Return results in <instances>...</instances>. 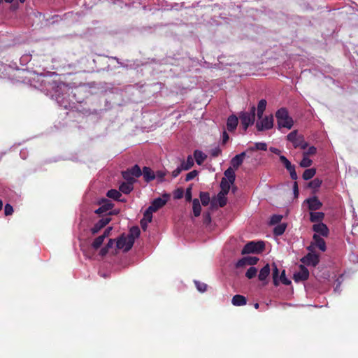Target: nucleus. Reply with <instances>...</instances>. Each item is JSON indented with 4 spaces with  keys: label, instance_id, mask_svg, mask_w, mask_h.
Here are the masks:
<instances>
[{
    "label": "nucleus",
    "instance_id": "nucleus-61",
    "mask_svg": "<svg viewBox=\"0 0 358 358\" xmlns=\"http://www.w3.org/2000/svg\"><path fill=\"white\" fill-rule=\"evenodd\" d=\"M293 190H294V193L295 194V196H297V195L299 194V189H298V184H297L296 182H294Z\"/></svg>",
    "mask_w": 358,
    "mask_h": 358
},
{
    "label": "nucleus",
    "instance_id": "nucleus-31",
    "mask_svg": "<svg viewBox=\"0 0 358 358\" xmlns=\"http://www.w3.org/2000/svg\"><path fill=\"white\" fill-rule=\"evenodd\" d=\"M199 197L201 199V202L203 206H206L209 204L210 202V194L207 192H201L199 194Z\"/></svg>",
    "mask_w": 358,
    "mask_h": 358
},
{
    "label": "nucleus",
    "instance_id": "nucleus-56",
    "mask_svg": "<svg viewBox=\"0 0 358 358\" xmlns=\"http://www.w3.org/2000/svg\"><path fill=\"white\" fill-rule=\"evenodd\" d=\"M290 174V177L292 180H296L297 179V174L295 171V167L294 166L291 169L288 170Z\"/></svg>",
    "mask_w": 358,
    "mask_h": 358
},
{
    "label": "nucleus",
    "instance_id": "nucleus-43",
    "mask_svg": "<svg viewBox=\"0 0 358 358\" xmlns=\"http://www.w3.org/2000/svg\"><path fill=\"white\" fill-rule=\"evenodd\" d=\"M194 283H195V285L197 288V289L201 292H204L206 291V289H207V285L203 283V282H201L199 281H194Z\"/></svg>",
    "mask_w": 358,
    "mask_h": 358
},
{
    "label": "nucleus",
    "instance_id": "nucleus-8",
    "mask_svg": "<svg viewBox=\"0 0 358 358\" xmlns=\"http://www.w3.org/2000/svg\"><path fill=\"white\" fill-rule=\"evenodd\" d=\"M309 278V271L304 266L301 264L299 266V271L295 273L293 275V279L296 282L305 281Z\"/></svg>",
    "mask_w": 358,
    "mask_h": 358
},
{
    "label": "nucleus",
    "instance_id": "nucleus-53",
    "mask_svg": "<svg viewBox=\"0 0 358 358\" xmlns=\"http://www.w3.org/2000/svg\"><path fill=\"white\" fill-rule=\"evenodd\" d=\"M184 191L182 189H178L174 193V198L179 199L183 196Z\"/></svg>",
    "mask_w": 358,
    "mask_h": 358
},
{
    "label": "nucleus",
    "instance_id": "nucleus-25",
    "mask_svg": "<svg viewBox=\"0 0 358 358\" xmlns=\"http://www.w3.org/2000/svg\"><path fill=\"white\" fill-rule=\"evenodd\" d=\"M192 209L195 217H199L201 215V206L198 199L192 200Z\"/></svg>",
    "mask_w": 358,
    "mask_h": 358
},
{
    "label": "nucleus",
    "instance_id": "nucleus-28",
    "mask_svg": "<svg viewBox=\"0 0 358 358\" xmlns=\"http://www.w3.org/2000/svg\"><path fill=\"white\" fill-rule=\"evenodd\" d=\"M230 185L231 184L227 181V178H222L220 182L221 191L220 193L227 194L230 189Z\"/></svg>",
    "mask_w": 358,
    "mask_h": 358
},
{
    "label": "nucleus",
    "instance_id": "nucleus-39",
    "mask_svg": "<svg viewBox=\"0 0 358 358\" xmlns=\"http://www.w3.org/2000/svg\"><path fill=\"white\" fill-rule=\"evenodd\" d=\"M257 273V269L255 267L251 266L248 269V271L245 273V276L248 279H252L256 276Z\"/></svg>",
    "mask_w": 358,
    "mask_h": 358
},
{
    "label": "nucleus",
    "instance_id": "nucleus-40",
    "mask_svg": "<svg viewBox=\"0 0 358 358\" xmlns=\"http://www.w3.org/2000/svg\"><path fill=\"white\" fill-rule=\"evenodd\" d=\"M255 150L266 151L267 150V145L265 143H257L255 148H250L248 150L253 151Z\"/></svg>",
    "mask_w": 358,
    "mask_h": 358
},
{
    "label": "nucleus",
    "instance_id": "nucleus-29",
    "mask_svg": "<svg viewBox=\"0 0 358 358\" xmlns=\"http://www.w3.org/2000/svg\"><path fill=\"white\" fill-rule=\"evenodd\" d=\"M106 195L108 197L113 199L115 201H121L120 197L122 196V194L120 191L112 189L108 191Z\"/></svg>",
    "mask_w": 358,
    "mask_h": 358
},
{
    "label": "nucleus",
    "instance_id": "nucleus-15",
    "mask_svg": "<svg viewBox=\"0 0 358 358\" xmlns=\"http://www.w3.org/2000/svg\"><path fill=\"white\" fill-rule=\"evenodd\" d=\"M246 156V152H243L238 155H236L231 160V164L235 169H237L243 162V159Z\"/></svg>",
    "mask_w": 358,
    "mask_h": 358
},
{
    "label": "nucleus",
    "instance_id": "nucleus-48",
    "mask_svg": "<svg viewBox=\"0 0 358 358\" xmlns=\"http://www.w3.org/2000/svg\"><path fill=\"white\" fill-rule=\"evenodd\" d=\"M248 265L246 257H244L239 259L236 264V268H243Z\"/></svg>",
    "mask_w": 358,
    "mask_h": 358
},
{
    "label": "nucleus",
    "instance_id": "nucleus-17",
    "mask_svg": "<svg viewBox=\"0 0 358 358\" xmlns=\"http://www.w3.org/2000/svg\"><path fill=\"white\" fill-rule=\"evenodd\" d=\"M167 202L166 199H163L160 197H158L152 201L151 205L149 206L150 210H152V211L156 212L161 208H162Z\"/></svg>",
    "mask_w": 358,
    "mask_h": 358
},
{
    "label": "nucleus",
    "instance_id": "nucleus-59",
    "mask_svg": "<svg viewBox=\"0 0 358 358\" xmlns=\"http://www.w3.org/2000/svg\"><path fill=\"white\" fill-rule=\"evenodd\" d=\"M150 222H148V220H145V219H142L141 220V226L143 229V230L145 231L147 229L148 223Z\"/></svg>",
    "mask_w": 358,
    "mask_h": 358
},
{
    "label": "nucleus",
    "instance_id": "nucleus-63",
    "mask_svg": "<svg viewBox=\"0 0 358 358\" xmlns=\"http://www.w3.org/2000/svg\"><path fill=\"white\" fill-rule=\"evenodd\" d=\"M108 249L105 246L103 248H102L100 250V255L101 256H104L106 255L108 252Z\"/></svg>",
    "mask_w": 358,
    "mask_h": 358
},
{
    "label": "nucleus",
    "instance_id": "nucleus-12",
    "mask_svg": "<svg viewBox=\"0 0 358 358\" xmlns=\"http://www.w3.org/2000/svg\"><path fill=\"white\" fill-rule=\"evenodd\" d=\"M142 175L143 179L146 182H150L155 179L156 176L155 172L148 166H144L142 170Z\"/></svg>",
    "mask_w": 358,
    "mask_h": 358
},
{
    "label": "nucleus",
    "instance_id": "nucleus-64",
    "mask_svg": "<svg viewBox=\"0 0 358 358\" xmlns=\"http://www.w3.org/2000/svg\"><path fill=\"white\" fill-rule=\"evenodd\" d=\"M315 248L316 247H315L313 242H312L310 245L307 247V250L309 251V252H314V250Z\"/></svg>",
    "mask_w": 358,
    "mask_h": 358
},
{
    "label": "nucleus",
    "instance_id": "nucleus-60",
    "mask_svg": "<svg viewBox=\"0 0 358 358\" xmlns=\"http://www.w3.org/2000/svg\"><path fill=\"white\" fill-rule=\"evenodd\" d=\"M112 230V227H108L103 232V234L101 235L103 236L104 238H106L107 236L110 235V231Z\"/></svg>",
    "mask_w": 358,
    "mask_h": 358
},
{
    "label": "nucleus",
    "instance_id": "nucleus-52",
    "mask_svg": "<svg viewBox=\"0 0 358 358\" xmlns=\"http://www.w3.org/2000/svg\"><path fill=\"white\" fill-rule=\"evenodd\" d=\"M203 222L206 224H208L211 222V216H210V213L207 212V213H204L203 214Z\"/></svg>",
    "mask_w": 358,
    "mask_h": 358
},
{
    "label": "nucleus",
    "instance_id": "nucleus-9",
    "mask_svg": "<svg viewBox=\"0 0 358 358\" xmlns=\"http://www.w3.org/2000/svg\"><path fill=\"white\" fill-rule=\"evenodd\" d=\"M313 230L315 231V234H317L320 236L327 237L329 234L327 226L323 222L313 224Z\"/></svg>",
    "mask_w": 358,
    "mask_h": 358
},
{
    "label": "nucleus",
    "instance_id": "nucleus-30",
    "mask_svg": "<svg viewBox=\"0 0 358 358\" xmlns=\"http://www.w3.org/2000/svg\"><path fill=\"white\" fill-rule=\"evenodd\" d=\"M287 228V224L282 223L275 226L273 229V234L275 236H280L284 234Z\"/></svg>",
    "mask_w": 358,
    "mask_h": 358
},
{
    "label": "nucleus",
    "instance_id": "nucleus-45",
    "mask_svg": "<svg viewBox=\"0 0 358 358\" xmlns=\"http://www.w3.org/2000/svg\"><path fill=\"white\" fill-rule=\"evenodd\" d=\"M198 173H199L196 170H193L190 171L186 175L185 181L188 182L191 180H193L198 175Z\"/></svg>",
    "mask_w": 358,
    "mask_h": 358
},
{
    "label": "nucleus",
    "instance_id": "nucleus-3",
    "mask_svg": "<svg viewBox=\"0 0 358 358\" xmlns=\"http://www.w3.org/2000/svg\"><path fill=\"white\" fill-rule=\"evenodd\" d=\"M255 107L252 106L250 113L244 112L241 114L240 120L244 131H247L250 125L253 124L255 120Z\"/></svg>",
    "mask_w": 358,
    "mask_h": 358
},
{
    "label": "nucleus",
    "instance_id": "nucleus-57",
    "mask_svg": "<svg viewBox=\"0 0 358 358\" xmlns=\"http://www.w3.org/2000/svg\"><path fill=\"white\" fill-rule=\"evenodd\" d=\"M155 176L160 180V181H163L164 178L166 176V173L162 171H157Z\"/></svg>",
    "mask_w": 358,
    "mask_h": 358
},
{
    "label": "nucleus",
    "instance_id": "nucleus-19",
    "mask_svg": "<svg viewBox=\"0 0 358 358\" xmlns=\"http://www.w3.org/2000/svg\"><path fill=\"white\" fill-rule=\"evenodd\" d=\"M134 182H131L130 180H126V182H122L119 187V189L121 192L128 194H129L134 189Z\"/></svg>",
    "mask_w": 358,
    "mask_h": 358
},
{
    "label": "nucleus",
    "instance_id": "nucleus-22",
    "mask_svg": "<svg viewBox=\"0 0 358 358\" xmlns=\"http://www.w3.org/2000/svg\"><path fill=\"white\" fill-rule=\"evenodd\" d=\"M270 274L269 264H266L259 271L258 278L260 281H266Z\"/></svg>",
    "mask_w": 358,
    "mask_h": 358
},
{
    "label": "nucleus",
    "instance_id": "nucleus-16",
    "mask_svg": "<svg viewBox=\"0 0 358 358\" xmlns=\"http://www.w3.org/2000/svg\"><path fill=\"white\" fill-rule=\"evenodd\" d=\"M313 243L315 247L319 248L321 251L324 252L327 250L326 243L323 238L317 234H314L313 236Z\"/></svg>",
    "mask_w": 358,
    "mask_h": 358
},
{
    "label": "nucleus",
    "instance_id": "nucleus-44",
    "mask_svg": "<svg viewBox=\"0 0 358 358\" xmlns=\"http://www.w3.org/2000/svg\"><path fill=\"white\" fill-rule=\"evenodd\" d=\"M282 218V215H273L271 217L270 224H276L280 222Z\"/></svg>",
    "mask_w": 358,
    "mask_h": 358
},
{
    "label": "nucleus",
    "instance_id": "nucleus-58",
    "mask_svg": "<svg viewBox=\"0 0 358 358\" xmlns=\"http://www.w3.org/2000/svg\"><path fill=\"white\" fill-rule=\"evenodd\" d=\"M229 134L226 131H224L222 134V144H225L229 141Z\"/></svg>",
    "mask_w": 358,
    "mask_h": 358
},
{
    "label": "nucleus",
    "instance_id": "nucleus-10",
    "mask_svg": "<svg viewBox=\"0 0 358 358\" xmlns=\"http://www.w3.org/2000/svg\"><path fill=\"white\" fill-rule=\"evenodd\" d=\"M140 234L141 231L138 227L134 226L130 229L129 233L127 235V237L129 238L127 249H131L134 245L135 239L139 236Z\"/></svg>",
    "mask_w": 358,
    "mask_h": 358
},
{
    "label": "nucleus",
    "instance_id": "nucleus-51",
    "mask_svg": "<svg viewBox=\"0 0 358 358\" xmlns=\"http://www.w3.org/2000/svg\"><path fill=\"white\" fill-rule=\"evenodd\" d=\"M222 153V150L219 147H215V148L210 150V155L213 157H217L220 155Z\"/></svg>",
    "mask_w": 358,
    "mask_h": 358
},
{
    "label": "nucleus",
    "instance_id": "nucleus-21",
    "mask_svg": "<svg viewBox=\"0 0 358 358\" xmlns=\"http://www.w3.org/2000/svg\"><path fill=\"white\" fill-rule=\"evenodd\" d=\"M113 204L108 200H105L103 204L95 210L96 214L106 213L109 210L112 209Z\"/></svg>",
    "mask_w": 358,
    "mask_h": 358
},
{
    "label": "nucleus",
    "instance_id": "nucleus-6",
    "mask_svg": "<svg viewBox=\"0 0 358 358\" xmlns=\"http://www.w3.org/2000/svg\"><path fill=\"white\" fill-rule=\"evenodd\" d=\"M273 127V115L266 116L260 121L256 123V127L259 131L268 130Z\"/></svg>",
    "mask_w": 358,
    "mask_h": 358
},
{
    "label": "nucleus",
    "instance_id": "nucleus-4",
    "mask_svg": "<svg viewBox=\"0 0 358 358\" xmlns=\"http://www.w3.org/2000/svg\"><path fill=\"white\" fill-rule=\"evenodd\" d=\"M265 248V244L263 241H250L242 249L241 254L260 253Z\"/></svg>",
    "mask_w": 358,
    "mask_h": 358
},
{
    "label": "nucleus",
    "instance_id": "nucleus-23",
    "mask_svg": "<svg viewBox=\"0 0 358 358\" xmlns=\"http://www.w3.org/2000/svg\"><path fill=\"white\" fill-rule=\"evenodd\" d=\"M224 178H227V181L233 185L236 180V174L234 169L231 167H229L224 173Z\"/></svg>",
    "mask_w": 358,
    "mask_h": 358
},
{
    "label": "nucleus",
    "instance_id": "nucleus-62",
    "mask_svg": "<svg viewBox=\"0 0 358 358\" xmlns=\"http://www.w3.org/2000/svg\"><path fill=\"white\" fill-rule=\"evenodd\" d=\"M115 243L114 239H110L106 244V247L109 250L110 248H112Z\"/></svg>",
    "mask_w": 358,
    "mask_h": 358
},
{
    "label": "nucleus",
    "instance_id": "nucleus-7",
    "mask_svg": "<svg viewBox=\"0 0 358 358\" xmlns=\"http://www.w3.org/2000/svg\"><path fill=\"white\" fill-rule=\"evenodd\" d=\"M301 262L307 266H316L320 262V257L315 252H308L301 259Z\"/></svg>",
    "mask_w": 358,
    "mask_h": 358
},
{
    "label": "nucleus",
    "instance_id": "nucleus-41",
    "mask_svg": "<svg viewBox=\"0 0 358 358\" xmlns=\"http://www.w3.org/2000/svg\"><path fill=\"white\" fill-rule=\"evenodd\" d=\"M322 185V180L319 178H315L309 182V187L313 189L318 188Z\"/></svg>",
    "mask_w": 358,
    "mask_h": 358
},
{
    "label": "nucleus",
    "instance_id": "nucleus-34",
    "mask_svg": "<svg viewBox=\"0 0 358 358\" xmlns=\"http://www.w3.org/2000/svg\"><path fill=\"white\" fill-rule=\"evenodd\" d=\"M273 285L275 286H278L279 285V280H278L279 270L275 264H273Z\"/></svg>",
    "mask_w": 358,
    "mask_h": 358
},
{
    "label": "nucleus",
    "instance_id": "nucleus-20",
    "mask_svg": "<svg viewBox=\"0 0 358 358\" xmlns=\"http://www.w3.org/2000/svg\"><path fill=\"white\" fill-rule=\"evenodd\" d=\"M231 303L235 306H242L247 303V299L240 294H236L233 296Z\"/></svg>",
    "mask_w": 358,
    "mask_h": 358
},
{
    "label": "nucleus",
    "instance_id": "nucleus-55",
    "mask_svg": "<svg viewBox=\"0 0 358 358\" xmlns=\"http://www.w3.org/2000/svg\"><path fill=\"white\" fill-rule=\"evenodd\" d=\"M184 170L182 166L180 165V166H178L177 169H176L173 172H172V176L173 178H176L180 173L181 171Z\"/></svg>",
    "mask_w": 358,
    "mask_h": 358
},
{
    "label": "nucleus",
    "instance_id": "nucleus-14",
    "mask_svg": "<svg viewBox=\"0 0 358 358\" xmlns=\"http://www.w3.org/2000/svg\"><path fill=\"white\" fill-rule=\"evenodd\" d=\"M306 201L308 204V208L310 210H319L322 206V203L320 202V201L318 199L317 196L309 198L306 200Z\"/></svg>",
    "mask_w": 358,
    "mask_h": 358
},
{
    "label": "nucleus",
    "instance_id": "nucleus-36",
    "mask_svg": "<svg viewBox=\"0 0 358 358\" xmlns=\"http://www.w3.org/2000/svg\"><path fill=\"white\" fill-rule=\"evenodd\" d=\"M227 194L220 192L217 194V196L220 207H224V206H226L227 201V199L225 196Z\"/></svg>",
    "mask_w": 358,
    "mask_h": 358
},
{
    "label": "nucleus",
    "instance_id": "nucleus-49",
    "mask_svg": "<svg viewBox=\"0 0 358 358\" xmlns=\"http://www.w3.org/2000/svg\"><path fill=\"white\" fill-rule=\"evenodd\" d=\"M317 152V149L315 146H310L308 148L307 151L304 152L303 155L309 157L310 155H314Z\"/></svg>",
    "mask_w": 358,
    "mask_h": 358
},
{
    "label": "nucleus",
    "instance_id": "nucleus-46",
    "mask_svg": "<svg viewBox=\"0 0 358 358\" xmlns=\"http://www.w3.org/2000/svg\"><path fill=\"white\" fill-rule=\"evenodd\" d=\"M280 280L281 281V282L285 285H289L291 284V281L287 279L285 276V271L283 270L281 273V275H280Z\"/></svg>",
    "mask_w": 358,
    "mask_h": 358
},
{
    "label": "nucleus",
    "instance_id": "nucleus-32",
    "mask_svg": "<svg viewBox=\"0 0 358 358\" xmlns=\"http://www.w3.org/2000/svg\"><path fill=\"white\" fill-rule=\"evenodd\" d=\"M315 173H316L315 169L312 168V169H306L303 173V178L305 180H310L314 177Z\"/></svg>",
    "mask_w": 358,
    "mask_h": 358
},
{
    "label": "nucleus",
    "instance_id": "nucleus-5",
    "mask_svg": "<svg viewBox=\"0 0 358 358\" xmlns=\"http://www.w3.org/2000/svg\"><path fill=\"white\" fill-rule=\"evenodd\" d=\"M122 176L125 180H130L136 182V178L142 176V170L138 165L135 164L131 168L122 171Z\"/></svg>",
    "mask_w": 358,
    "mask_h": 358
},
{
    "label": "nucleus",
    "instance_id": "nucleus-13",
    "mask_svg": "<svg viewBox=\"0 0 358 358\" xmlns=\"http://www.w3.org/2000/svg\"><path fill=\"white\" fill-rule=\"evenodd\" d=\"M128 241L129 238L127 236H124V234L121 235L116 241V246L118 249H124V252H128L131 249H127L128 248Z\"/></svg>",
    "mask_w": 358,
    "mask_h": 358
},
{
    "label": "nucleus",
    "instance_id": "nucleus-26",
    "mask_svg": "<svg viewBox=\"0 0 358 358\" xmlns=\"http://www.w3.org/2000/svg\"><path fill=\"white\" fill-rule=\"evenodd\" d=\"M324 217V213L322 212L310 213V220L312 222H322Z\"/></svg>",
    "mask_w": 358,
    "mask_h": 358
},
{
    "label": "nucleus",
    "instance_id": "nucleus-33",
    "mask_svg": "<svg viewBox=\"0 0 358 358\" xmlns=\"http://www.w3.org/2000/svg\"><path fill=\"white\" fill-rule=\"evenodd\" d=\"M194 165V159L191 155H189L187 158V161H182L181 166L184 170L190 169Z\"/></svg>",
    "mask_w": 358,
    "mask_h": 358
},
{
    "label": "nucleus",
    "instance_id": "nucleus-54",
    "mask_svg": "<svg viewBox=\"0 0 358 358\" xmlns=\"http://www.w3.org/2000/svg\"><path fill=\"white\" fill-rule=\"evenodd\" d=\"M185 199L187 201H192V187H189L186 189Z\"/></svg>",
    "mask_w": 358,
    "mask_h": 358
},
{
    "label": "nucleus",
    "instance_id": "nucleus-50",
    "mask_svg": "<svg viewBox=\"0 0 358 358\" xmlns=\"http://www.w3.org/2000/svg\"><path fill=\"white\" fill-rule=\"evenodd\" d=\"M248 265L253 266L257 264L259 258L257 257H246Z\"/></svg>",
    "mask_w": 358,
    "mask_h": 358
},
{
    "label": "nucleus",
    "instance_id": "nucleus-2",
    "mask_svg": "<svg viewBox=\"0 0 358 358\" xmlns=\"http://www.w3.org/2000/svg\"><path fill=\"white\" fill-rule=\"evenodd\" d=\"M287 139L293 144L294 148H299L302 150H305L308 146V143L304 141L303 136L298 135L297 130L291 131L287 136Z\"/></svg>",
    "mask_w": 358,
    "mask_h": 358
},
{
    "label": "nucleus",
    "instance_id": "nucleus-37",
    "mask_svg": "<svg viewBox=\"0 0 358 358\" xmlns=\"http://www.w3.org/2000/svg\"><path fill=\"white\" fill-rule=\"evenodd\" d=\"M313 164V161L309 159L308 157L303 155V159L300 162V166L303 168H308L310 166Z\"/></svg>",
    "mask_w": 358,
    "mask_h": 358
},
{
    "label": "nucleus",
    "instance_id": "nucleus-27",
    "mask_svg": "<svg viewBox=\"0 0 358 358\" xmlns=\"http://www.w3.org/2000/svg\"><path fill=\"white\" fill-rule=\"evenodd\" d=\"M266 107V101L265 99H261L257 106V117L259 119H262L263 113Z\"/></svg>",
    "mask_w": 358,
    "mask_h": 358
},
{
    "label": "nucleus",
    "instance_id": "nucleus-47",
    "mask_svg": "<svg viewBox=\"0 0 358 358\" xmlns=\"http://www.w3.org/2000/svg\"><path fill=\"white\" fill-rule=\"evenodd\" d=\"M13 213V208L10 203H6L4 207V214L6 216L11 215Z\"/></svg>",
    "mask_w": 358,
    "mask_h": 358
},
{
    "label": "nucleus",
    "instance_id": "nucleus-38",
    "mask_svg": "<svg viewBox=\"0 0 358 358\" xmlns=\"http://www.w3.org/2000/svg\"><path fill=\"white\" fill-rule=\"evenodd\" d=\"M280 161L283 164L287 171L294 166L284 155L280 156Z\"/></svg>",
    "mask_w": 358,
    "mask_h": 358
},
{
    "label": "nucleus",
    "instance_id": "nucleus-11",
    "mask_svg": "<svg viewBox=\"0 0 358 358\" xmlns=\"http://www.w3.org/2000/svg\"><path fill=\"white\" fill-rule=\"evenodd\" d=\"M110 220L111 219L108 216L103 217L101 219H100L91 229L92 234H97L102 228L106 226L110 222Z\"/></svg>",
    "mask_w": 358,
    "mask_h": 358
},
{
    "label": "nucleus",
    "instance_id": "nucleus-1",
    "mask_svg": "<svg viewBox=\"0 0 358 358\" xmlns=\"http://www.w3.org/2000/svg\"><path fill=\"white\" fill-rule=\"evenodd\" d=\"M275 117L278 129L286 128L290 129L294 125V120L289 116L286 108H280L275 113Z\"/></svg>",
    "mask_w": 358,
    "mask_h": 358
},
{
    "label": "nucleus",
    "instance_id": "nucleus-18",
    "mask_svg": "<svg viewBox=\"0 0 358 358\" xmlns=\"http://www.w3.org/2000/svg\"><path fill=\"white\" fill-rule=\"evenodd\" d=\"M238 120L235 115H230L227 122V128L229 131H234L238 125Z\"/></svg>",
    "mask_w": 358,
    "mask_h": 358
},
{
    "label": "nucleus",
    "instance_id": "nucleus-24",
    "mask_svg": "<svg viewBox=\"0 0 358 358\" xmlns=\"http://www.w3.org/2000/svg\"><path fill=\"white\" fill-rule=\"evenodd\" d=\"M194 157L198 165H201L207 157V156L203 152L198 150L194 151Z\"/></svg>",
    "mask_w": 358,
    "mask_h": 358
},
{
    "label": "nucleus",
    "instance_id": "nucleus-35",
    "mask_svg": "<svg viewBox=\"0 0 358 358\" xmlns=\"http://www.w3.org/2000/svg\"><path fill=\"white\" fill-rule=\"evenodd\" d=\"M103 236L101 235L96 238L94 241L92 243V246L94 250L99 249L101 245L103 244V242L104 241Z\"/></svg>",
    "mask_w": 358,
    "mask_h": 358
},
{
    "label": "nucleus",
    "instance_id": "nucleus-42",
    "mask_svg": "<svg viewBox=\"0 0 358 358\" xmlns=\"http://www.w3.org/2000/svg\"><path fill=\"white\" fill-rule=\"evenodd\" d=\"M154 212L155 211H152V210H150V207H148L145 212L144 213L143 219H145V220H148V222H151L152 220V213Z\"/></svg>",
    "mask_w": 358,
    "mask_h": 358
}]
</instances>
